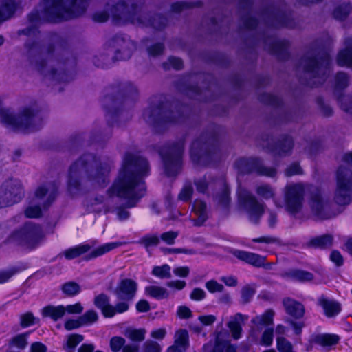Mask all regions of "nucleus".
I'll list each match as a JSON object with an SVG mask.
<instances>
[{
    "mask_svg": "<svg viewBox=\"0 0 352 352\" xmlns=\"http://www.w3.org/2000/svg\"><path fill=\"white\" fill-rule=\"evenodd\" d=\"M148 171V164L144 158L126 154L117 179L107 191L108 195L128 199L126 208L135 206L146 190L143 177Z\"/></svg>",
    "mask_w": 352,
    "mask_h": 352,
    "instance_id": "f257e3e1",
    "label": "nucleus"
},
{
    "mask_svg": "<svg viewBox=\"0 0 352 352\" xmlns=\"http://www.w3.org/2000/svg\"><path fill=\"white\" fill-rule=\"evenodd\" d=\"M111 16L113 22L117 25L132 23L138 26L151 25L156 29L166 26V19L160 15L155 16L151 21L148 14L140 6L131 0H119L114 4L107 5L104 10L94 14L93 18L96 22H105Z\"/></svg>",
    "mask_w": 352,
    "mask_h": 352,
    "instance_id": "f03ea898",
    "label": "nucleus"
},
{
    "mask_svg": "<svg viewBox=\"0 0 352 352\" xmlns=\"http://www.w3.org/2000/svg\"><path fill=\"white\" fill-rule=\"evenodd\" d=\"M111 164L102 162L91 154H86L76 161L70 167L68 188L72 195L80 192L87 182L99 186L105 184Z\"/></svg>",
    "mask_w": 352,
    "mask_h": 352,
    "instance_id": "7ed1b4c3",
    "label": "nucleus"
},
{
    "mask_svg": "<svg viewBox=\"0 0 352 352\" xmlns=\"http://www.w3.org/2000/svg\"><path fill=\"white\" fill-rule=\"evenodd\" d=\"M87 2L76 0H45L43 16L49 21L67 20L81 14L87 8Z\"/></svg>",
    "mask_w": 352,
    "mask_h": 352,
    "instance_id": "20e7f679",
    "label": "nucleus"
},
{
    "mask_svg": "<svg viewBox=\"0 0 352 352\" xmlns=\"http://www.w3.org/2000/svg\"><path fill=\"white\" fill-rule=\"evenodd\" d=\"M284 204L274 201L278 208L284 207L285 210L292 215L299 213L302 208L305 186L301 183H290L283 188Z\"/></svg>",
    "mask_w": 352,
    "mask_h": 352,
    "instance_id": "39448f33",
    "label": "nucleus"
},
{
    "mask_svg": "<svg viewBox=\"0 0 352 352\" xmlns=\"http://www.w3.org/2000/svg\"><path fill=\"white\" fill-rule=\"evenodd\" d=\"M334 201L340 206L349 204L352 201V171L339 167L336 173V188Z\"/></svg>",
    "mask_w": 352,
    "mask_h": 352,
    "instance_id": "423d86ee",
    "label": "nucleus"
},
{
    "mask_svg": "<svg viewBox=\"0 0 352 352\" xmlns=\"http://www.w3.org/2000/svg\"><path fill=\"white\" fill-rule=\"evenodd\" d=\"M43 237L42 228L35 223L28 222L19 230L14 232L10 239L17 245L26 248H33L41 242Z\"/></svg>",
    "mask_w": 352,
    "mask_h": 352,
    "instance_id": "0eeeda50",
    "label": "nucleus"
},
{
    "mask_svg": "<svg viewBox=\"0 0 352 352\" xmlns=\"http://www.w3.org/2000/svg\"><path fill=\"white\" fill-rule=\"evenodd\" d=\"M56 193V188L52 186L38 187L35 191L32 205L25 210V216L28 218L39 217L41 214V207H48L54 200Z\"/></svg>",
    "mask_w": 352,
    "mask_h": 352,
    "instance_id": "6e6552de",
    "label": "nucleus"
},
{
    "mask_svg": "<svg viewBox=\"0 0 352 352\" xmlns=\"http://www.w3.org/2000/svg\"><path fill=\"white\" fill-rule=\"evenodd\" d=\"M300 67L307 72L311 73L313 77H318V82L322 83L325 76L330 72V60L327 55L319 58L306 56L300 62Z\"/></svg>",
    "mask_w": 352,
    "mask_h": 352,
    "instance_id": "1a4fd4ad",
    "label": "nucleus"
},
{
    "mask_svg": "<svg viewBox=\"0 0 352 352\" xmlns=\"http://www.w3.org/2000/svg\"><path fill=\"white\" fill-rule=\"evenodd\" d=\"M239 200L249 220L254 223H258L264 213L265 204L259 202L255 196L245 190L239 192Z\"/></svg>",
    "mask_w": 352,
    "mask_h": 352,
    "instance_id": "9d476101",
    "label": "nucleus"
},
{
    "mask_svg": "<svg viewBox=\"0 0 352 352\" xmlns=\"http://www.w3.org/2000/svg\"><path fill=\"white\" fill-rule=\"evenodd\" d=\"M184 151V143L179 142L161 151L165 172L168 176L174 175L179 169Z\"/></svg>",
    "mask_w": 352,
    "mask_h": 352,
    "instance_id": "9b49d317",
    "label": "nucleus"
},
{
    "mask_svg": "<svg viewBox=\"0 0 352 352\" xmlns=\"http://www.w3.org/2000/svg\"><path fill=\"white\" fill-rule=\"evenodd\" d=\"M22 196L23 188L19 181H6L0 186V208L19 201Z\"/></svg>",
    "mask_w": 352,
    "mask_h": 352,
    "instance_id": "f8f14e48",
    "label": "nucleus"
},
{
    "mask_svg": "<svg viewBox=\"0 0 352 352\" xmlns=\"http://www.w3.org/2000/svg\"><path fill=\"white\" fill-rule=\"evenodd\" d=\"M309 205L312 214L318 219H329L336 215L320 190L316 189L311 192Z\"/></svg>",
    "mask_w": 352,
    "mask_h": 352,
    "instance_id": "ddd939ff",
    "label": "nucleus"
},
{
    "mask_svg": "<svg viewBox=\"0 0 352 352\" xmlns=\"http://www.w3.org/2000/svg\"><path fill=\"white\" fill-rule=\"evenodd\" d=\"M236 166L241 173H256L258 175L274 177L276 170L274 168L263 166L258 159H240Z\"/></svg>",
    "mask_w": 352,
    "mask_h": 352,
    "instance_id": "4468645a",
    "label": "nucleus"
},
{
    "mask_svg": "<svg viewBox=\"0 0 352 352\" xmlns=\"http://www.w3.org/2000/svg\"><path fill=\"white\" fill-rule=\"evenodd\" d=\"M111 51L115 54V58L122 60L129 59L135 50V43L129 38L116 36L109 42Z\"/></svg>",
    "mask_w": 352,
    "mask_h": 352,
    "instance_id": "2eb2a0df",
    "label": "nucleus"
},
{
    "mask_svg": "<svg viewBox=\"0 0 352 352\" xmlns=\"http://www.w3.org/2000/svg\"><path fill=\"white\" fill-rule=\"evenodd\" d=\"M94 305L100 309L104 317L111 318L116 314H121L129 309V304L126 302H119L113 306L109 303V297L104 294H100L94 298Z\"/></svg>",
    "mask_w": 352,
    "mask_h": 352,
    "instance_id": "dca6fc26",
    "label": "nucleus"
},
{
    "mask_svg": "<svg viewBox=\"0 0 352 352\" xmlns=\"http://www.w3.org/2000/svg\"><path fill=\"white\" fill-rule=\"evenodd\" d=\"M26 47L28 49V54L31 64L35 67V69L41 73L52 76V77L55 79H63V77L60 76L61 74L56 75L52 69L49 70L47 67L44 66V62L45 60L43 59V55L40 50V47L37 44L33 43L31 45L27 44Z\"/></svg>",
    "mask_w": 352,
    "mask_h": 352,
    "instance_id": "f3484780",
    "label": "nucleus"
},
{
    "mask_svg": "<svg viewBox=\"0 0 352 352\" xmlns=\"http://www.w3.org/2000/svg\"><path fill=\"white\" fill-rule=\"evenodd\" d=\"M138 289L137 283L130 278H124L120 280L114 290V294L121 302L131 300L135 296Z\"/></svg>",
    "mask_w": 352,
    "mask_h": 352,
    "instance_id": "a211bd4d",
    "label": "nucleus"
},
{
    "mask_svg": "<svg viewBox=\"0 0 352 352\" xmlns=\"http://www.w3.org/2000/svg\"><path fill=\"white\" fill-rule=\"evenodd\" d=\"M274 311L272 309L267 310L262 315H258L253 318L251 322L253 324L250 331L249 338L252 342L256 341V331L263 326H269L273 324Z\"/></svg>",
    "mask_w": 352,
    "mask_h": 352,
    "instance_id": "6ab92c4d",
    "label": "nucleus"
},
{
    "mask_svg": "<svg viewBox=\"0 0 352 352\" xmlns=\"http://www.w3.org/2000/svg\"><path fill=\"white\" fill-rule=\"evenodd\" d=\"M248 319V316L243 315L241 313H237L234 316H230V320L227 323V327L229 328L232 337L234 340H239L241 337L243 331L242 326Z\"/></svg>",
    "mask_w": 352,
    "mask_h": 352,
    "instance_id": "aec40b11",
    "label": "nucleus"
},
{
    "mask_svg": "<svg viewBox=\"0 0 352 352\" xmlns=\"http://www.w3.org/2000/svg\"><path fill=\"white\" fill-rule=\"evenodd\" d=\"M232 253L238 259L245 262L249 265H253L256 267H261V266H264L265 261V256L256 253L243 250H234Z\"/></svg>",
    "mask_w": 352,
    "mask_h": 352,
    "instance_id": "412c9836",
    "label": "nucleus"
},
{
    "mask_svg": "<svg viewBox=\"0 0 352 352\" xmlns=\"http://www.w3.org/2000/svg\"><path fill=\"white\" fill-rule=\"evenodd\" d=\"M228 338V333L226 331H221L216 333L214 352H236V346L231 344Z\"/></svg>",
    "mask_w": 352,
    "mask_h": 352,
    "instance_id": "4be33fe9",
    "label": "nucleus"
},
{
    "mask_svg": "<svg viewBox=\"0 0 352 352\" xmlns=\"http://www.w3.org/2000/svg\"><path fill=\"white\" fill-rule=\"evenodd\" d=\"M188 346V333L186 329L176 331L174 343L169 346L167 352H184Z\"/></svg>",
    "mask_w": 352,
    "mask_h": 352,
    "instance_id": "5701e85b",
    "label": "nucleus"
},
{
    "mask_svg": "<svg viewBox=\"0 0 352 352\" xmlns=\"http://www.w3.org/2000/svg\"><path fill=\"white\" fill-rule=\"evenodd\" d=\"M344 45V49L338 55V64L340 66L352 67V38H346Z\"/></svg>",
    "mask_w": 352,
    "mask_h": 352,
    "instance_id": "b1692460",
    "label": "nucleus"
},
{
    "mask_svg": "<svg viewBox=\"0 0 352 352\" xmlns=\"http://www.w3.org/2000/svg\"><path fill=\"white\" fill-rule=\"evenodd\" d=\"M283 305L286 312L290 316L300 318L304 316L305 307L299 302L292 298H286L283 301Z\"/></svg>",
    "mask_w": 352,
    "mask_h": 352,
    "instance_id": "393cba45",
    "label": "nucleus"
},
{
    "mask_svg": "<svg viewBox=\"0 0 352 352\" xmlns=\"http://www.w3.org/2000/svg\"><path fill=\"white\" fill-rule=\"evenodd\" d=\"M192 212L197 217L195 224L202 225L208 218V209L206 203L201 200H195L192 206Z\"/></svg>",
    "mask_w": 352,
    "mask_h": 352,
    "instance_id": "a878e982",
    "label": "nucleus"
},
{
    "mask_svg": "<svg viewBox=\"0 0 352 352\" xmlns=\"http://www.w3.org/2000/svg\"><path fill=\"white\" fill-rule=\"evenodd\" d=\"M319 305L323 308L325 314L328 317L337 315L341 310L340 304L334 300H330L324 296L318 299Z\"/></svg>",
    "mask_w": 352,
    "mask_h": 352,
    "instance_id": "bb28decb",
    "label": "nucleus"
},
{
    "mask_svg": "<svg viewBox=\"0 0 352 352\" xmlns=\"http://www.w3.org/2000/svg\"><path fill=\"white\" fill-rule=\"evenodd\" d=\"M17 5L13 0L0 2V23L10 19L15 12Z\"/></svg>",
    "mask_w": 352,
    "mask_h": 352,
    "instance_id": "cd10ccee",
    "label": "nucleus"
},
{
    "mask_svg": "<svg viewBox=\"0 0 352 352\" xmlns=\"http://www.w3.org/2000/svg\"><path fill=\"white\" fill-rule=\"evenodd\" d=\"M125 243H126L123 242H113L105 243L91 251L88 255L86 256V259L89 260L100 256L120 246L124 245Z\"/></svg>",
    "mask_w": 352,
    "mask_h": 352,
    "instance_id": "c85d7f7f",
    "label": "nucleus"
},
{
    "mask_svg": "<svg viewBox=\"0 0 352 352\" xmlns=\"http://www.w3.org/2000/svg\"><path fill=\"white\" fill-rule=\"evenodd\" d=\"M41 313H42V316L43 317H50L54 321H57L58 320L63 318V316L65 315L64 306L63 305H58V306L48 305V306L45 307L42 309Z\"/></svg>",
    "mask_w": 352,
    "mask_h": 352,
    "instance_id": "c756f323",
    "label": "nucleus"
},
{
    "mask_svg": "<svg viewBox=\"0 0 352 352\" xmlns=\"http://www.w3.org/2000/svg\"><path fill=\"white\" fill-rule=\"evenodd\" d=\"M333 237L331 234H324L310 240L307 245L312 248H327L332 245Z\"/></svg>",
    "mask_w": 352,
    "mask_h": 352,
    "instance_id": "7c9ffc66",
    "label": "nucleus"
},
{
    "mask_svg": "<svg viewBox=\"0 0 352 352\" xmlns=\"http://www.w3.org/2000/svg\"><path fill=\"white\" fill-rule=\"evenodd\" d=\"M91 246L88 244H82L65 250L62 254L68 259L72 260L76 258L82 254L89 252Z\"/></svg>",
    "mask_w": 352,
    "mask_h": 352,
    "instance_id": "2f4dec72",
    "label": "nucleus"
},
{
    "mask_svg": "<svg viewBox=\"0 0 352 352\" xmlns=\"http://www.w3.org/2000/svg\"><path fill=\"white\" fill-rule=\"evenodd\" d=\"M145 293L146 295L158 300L167 298L169 296V292L166 288L156 285L146 287Z\"/></svg>",
    "mask_w": 352,
    "mask_h": 352,
    "instance_id": "473e14b6",
    "label": "nucleus"
},
{
    "mask_svg": "<svg viewBox=\"0 0 352 352\" xmlns=\"http://www.w3.org/2000/svg\"><path fill=\"white\" fill-rule=\"evenodd\" d=\"M207 146L205 143H203L200 140L195 141L190 148V156L192 160L198 162L199 158L202 157L204 153L206 151Z\"/></svg>",
    "mask_w": 352,
    "mask_h": 352,
    "instance_id": "72a5a7b5",
    "label": "nucleus"
},
{
    "mask_svg": "<svg viewBox=\"0 0 352 352\" xmlns=\"http://www.w3.org/2000/svg\"><path fill=\"white\" fill-rule=\"evenodd\" d=\"M256 195L264 199H274L276 195V190L272 186L266 184H262L256 188Z\"/></svg>",
    "mask_w": 352,
    "mask_h": 352,
    "instance_id": "f704fd0d",
    "label": "nucleus"
},
{
    "mask_svg": "<svg viewBox=\"0 0 352 352\" xmlns=\"http://www.w3.org/2000/svg\"><path fill=\"white\" fill-rule=\"evenodd\" d=\"M338 336L336 335L323 334L316 336L313 342L318 344L326 346L336 344L338 342Z\"/></svg>",
    "mask_w": 352,
    "mask_h": 352,
    "instance_id": "c9c22d12",
    "label": "nucleus"
},
{
    "mask_svg": "<svg viewBox=\"0 0 352 352\" xmlns=\"http://www.w3.org/2000/svg\"><path fill=\"white\" fill-rule=\"evenodd\" d=\"M83 336L79 334H73L68 336L65 344L63 346L67 352H74L75 347L82 341Z\"/></svg>",
    "mask_w": 352,
    "mask_h": 352,
    "instance_id": "e433bc0d",
    "label": "nucleus"
},
{
    "mask_svg": "<svg viewBox=\"0 0 352 352\" xmlns=\"http://www.w3.org/2000/svg\"><path fill=\"white\" fill-rule=\"evenodd\" d=\"M351 10V5L349 3H344L336 8L333 11V16L338 20H343L349 15Z\"/></svg>",
    "mask_w": 352,
    "mask_h": 352,
    "instance_id": "4c0bfd02",
    "label": "nucleus"
},
{
    "mask_svg": "<svg viewBox=\"0 0 352 352\" xmlns=\"http://www.w3.org/2000/svg\"><path fill=\"white\" fill-rule=\"evenodd\" d=\"M146 330L144 329H128L125 331V336L133 341H142L145 338Z\"/></svg>",
    "mask_w": 352,
    "mask_h": 352,
    "instance_id": "58836bf2",
    "label": "nucleus"
},
{
    "mask_svg": "<svg viewBox=\"0 0 352 352\" xmlns=\"http://www.w3.org/2000/svg\"><path fill=\"white\" fill-rule=\"evenodd\" d=\"M152 274L160 278H169L171 277L170 267L166 264L154 267Z\"/></svg>",
    "mask_w": 352,
    "mask_h": 352,
    "instance_id": "ea45409f",
    "label": "nucleus"
},
{
    "mask_svg": "<svg viewBox=\"0 0 352 352\" xmlns=\"http://www.w3.org/2000/svg\"><path fill=\"white\" fill-rule=\"evenodd\" d=\"M274 339V329L273 328H267L262 333L261 338L259 341L256 340L255 342L259 344L270 346L272 345Z\"/></svg>",
    "mask_w": 352,
    "mask_h": 352,
    "instance_id": "a19ab883",
    "label": "nucleus"
},
{
    "mask_svg": "<svg viewBox=\"0 0 352 352\" xmlns=\"http://www.w3.org/2000/svg\"><path fill=\"white\" fill-rule=\"evenodd\" d=\"M62 291L67 296H72L80 292V285L75 282H68L62 285Z\"/></svg>",
    "mask_w": 352,
    "mask_h": 352,
    "instance_id": "79ce46f5",
    "label": "nucleus"
},
{
    "mask_svg": "<svg viewBox=\"0 0 352 352\" xmlns=\"http://www.w3.org/2000/svg\"><path fill=\"white\" fill-rule=\"evenodd\" d=\"M217 203L222 207H226L230 202V190L226 185H223L222 192L216 197Z\"/></svg>",
    "mask_w": 352,
    "mask_h": 352,
    "instance_id": "37998d69",
    "label": "nucleus"
},
{
    "mask_svg": "<svg viewBox=\"0 0 352 352\" xmlns=\"http://www.w3.org/2000/svg\"><path fill=\"white\" fill-rule=\"evenodd\" d=\"M276 347L279 352H291L293 351L292 343L281 336L276 338Z\"/></svg>",
    "mask_w": 352,
    "mask_h": 352,
    "instance_id": "c03bdc74",
    "label": "nucleus"
},
{
    "mask_svg": "<svg viewBox=\"0 0 352 352\" xmlns=\"http://www.w3.org/2000/svg\"><path fill=\"white\" fill-rule=\"evenodd\" d=\"M159 243L160 239L156 235H146L139 241V243L143 245L146 249L152 246H157Z\"/></svg>",
    "mask_w": 352,
    "mask_h": 352,
    "instance_id": "a18cd8bd",
    "label": "nucleus"
},
{
    "mask_svg": "<svg viewBox=\"0 0 352 352\" xmlns=\"http://www.w3.org/2000/svg\"><path fill=\"white\" fill-rule=\"evenodd\" d=\"M98 314L94 310L87 311L80 317L82 326L94 323L98 320Z\"/></svg>",
    "mask_w": 352,
    "mask_h": 352,
    "instance_id": "49530a36",
    "label": "nucleus"
},
{
    "mask_svg": "<svg viewBox=\"0 0 352 352\" xmlns=\"http://www.w3.org/2000/svg\"><path fill=\"white\" fill-rule=\"evenodd\" d=\"M292 278L298 281H308L313 278L312 274L302 270H294L290 272Z\"/></svg>",
    "mask_w": 352,
    "mask_h": 352,
    "instance_id": "de8ad7c7",
    "label": "nucleus"
},
{
    "mask_svg": "<svg viewBox=\"0 0 352 352\" xmlns=\"http://www.w3.org/2000/svg\"><path fill=\"white\" fill-rule=\"evenodd\" d=\"M125 340L120 336H114L111 338L109 345L113 352H118L124 346Z\"/></svg>",
    "mask_w": 352,
    "mask_h": 352,
    "instance_id": "09e8293b",
    "label": "nucleus"
},
{
    "mask_svg": "<svg viewBox=\"0 0 352 352\" xmlns=\"http://www.w3.org/2000/svg\"><path fill=\"white\" fill-rule=\"evenodd\" d=\"M349 85V78L345 73L339 72L336 76V88L344 89Z\"/></svg>",
    "mask_w": 352,
    "mask_h": 352,
    "instance_id": "8fccbe9b",
    "label": "nucleus"
},
{
    "mask_svg": "<svg viewBox=\"0 0 352 352\" xmlns=\"http://www.w3.org/2000/svg\"><path fill=\"white\" fill-rule=\"evenodd\" d=\"M193 192V188L190 184H186L178 195L179 200L188 201L191 199Z\"/></svg>",
    "mask_w": 352,
    "mask_h": 352,
    "instance_id": "3c124183",
    "label": "nucleus"
},
{
    "mask_svg": "<svg viewBox=\"0 0 352 352\" xmlns=\"http://www.w3.org/2000/svg\"><path fill=\"white\" fill-rule=\"evenodd\" d=\"M206 287L210 293L221 292L224 289L222 284L214 280H210L206 283Z\"/></svg>",
    "mask_w": 352,
    "mask_h": 352,
    "instance_id": "603ef678",
    "label": "nucleus"
},
{
    "mask_svg": "<svg viewBox=\"0 0 352 352\" xmlns=\"http://www.w3.org/2000/svg\"><path fill=\"white\" fill-rule=\"evenodd\" d=\"M18 270L16 267H11L9 269L0 271V284L7 282L12 276H14Z\"/></svg>",
    "mask_w": 352,
    "mask_h": 352,
    "instance_id": "864d4df0",
    "label": "nucleus"
},
{
    "mask_svg": "<svg viewBox=\"0 0 352 352\" xmlns=\"http://www.w3.org/2000/svg\"><path fill=\"white\" fill-rule=\"evenodd\" d=\"M285 174L287 177H291L295 175H301L302 174V169L298 164L294 163L285 169Z\"/></svg>",
    "mask_w": 352,
    "mask_h": 352,
    "instance_id": "5fc2aeb1",
    "label": "nucleus"
},
{
    "mask_svg": "<svg viewBox=\"0 0 352 352\" xmlns=\"http://www.w3.org/2000/svg\"><path fill=\"white\" fill-rule=\"evenodd\" d=\"M83 311V307L80 302H77L74 305H69L64 306V313L70 314H80Z\"/></svg>",
    "mask_w": 352,
    "mask_h": 352,
    "instance_id": "6e6d98bb",
    "label": "nucleus"
},
{
    "mask_svg": "<svg viewBox=\"0 0 352 352\" xmlns=\"http://www.w3.org/2000/svg\"><path fill=\"white\" fill-rule=\"evenodd\" d=\"M178 232L174 231H169L162 234L160 238L166 243L172 245L175 242V239L177 237Z\"/></svg>",
    "mask_w": 352,
    "mask_h": 352,
    "instance_id": "4d7b16f0",
    "label": "nucleus"
},
{
    "mask_svg": "<svg viewBox=\"0 0 352 352\" xmlns=\"http://www.w3.org/2000/svg\"><path fill=\"white\" fill-rule=\"evenodd\" d=\"M254 293L255 290L252 287L248 285L244 287L241 291V297L243 302L246 303L249 302Z\"/></svg>",
    "mask_w": 352,
    "mask_h": 352,
    "instance_id": "13d9d810",
    "label": "nucleus"
},
{
    "mask_svg": "<svg viewBox=\"0 0 352 352\" xmlns=\"http://www.w3.org/2000/svg\"><path fill=\"white\" fill-rule=\"evenodd\" d=\"M161 347L160 344L154 341H146L144 343V348L143 352H160Z\"/></svg>",
    "mask_w": 352,
    "mask_h": 352,
    "instance_id": "bf43d9fd",
    "label": "nucleus"
},
{
    "mask_svg": "<svg viewBox=\"0 0 352 352\" xmlns=\"http://www.w3.org/2000/svg\"><path fill=\"white\" fill-rule=\"evenodd\" d=\"M12 343L20 349H24L28 344L26 335L19 334L12 339Z\"/></svg>",
    "mask_w": 352,
    "mask_h": 352,
    "instance_id": "052dcab7",
    "label": "nucleus"
},
{
    "mask_svg": "<svg viewBox=\"0 0 352 352\" xmlns=\"http://www.w3.org/2000/svg\"><path fill=\"white\" fill-rule=\"evenodd\" d=\"M167 65H170V66L175 69H180L182 67L183 63L182 60L179 58L171 57L168 59L167 63H164V66L166 69H169V66Z\"/></svg>",
    "mask_w": 352,
    "mask_h": 352,
    "instance_id": "680f3d73",
    "label": "nucleus"
},
{
    "mask_svg": "<svg viewBox=\"0 0 352 352\" xmlns=\"http://www.w3.org/2000/svg\"><path fill=\"white\" fill-rule=\"evenodd\" d=\"M34 317L30 312L21 315V325L22 327H28L34 323Z\"/></svg>",
    "mask_w": 352,
    "mask_h": 352,
    "instance_id": "e2e57ef3",
    "label": "nucleus"
},
{
    "mask_svg": "<svg viewBox=\"0 0 352 352\" xmlns=\"http://www.w3.org/2000/svg\"><path fill=\"white\" fill-rule=\"evenodd\" d=\"M190 298L193 300H201L206 297V292L201 288H195L190 294Z\"/></svg>",
    "mask_w": 352,
    "mask_h": 352,
    "instance_id": "0e129e2a",
    "label": "nucleus"
},
{
    "mask_svg": "<svg viewBox=\"0 0 352 352\" xmlns=\"http://www.w3.org/2000/svg\"><path fill=\"white\" fill-rule=\"evenodd\" d=\"M293 147V142L290 138H287L284 142L280 144V152L286 154L289 152Z\"/></svg>",
    "mask_w": 352,
    "mask_h": 352,
    "instance_id": "69168bd1",
    "label": "nucleus"
},
{
    "mask_svg": "<svg viewBox=\"0 0 352 352\" xmlns=\"http://www.w3.org/2000/svg\"><path fill=\"white\" fill-rule=\"evenodd\" d=\"M177 314L180 318H189L192 316V311L186 306H180L177 309Z\"/></svg>",
    "mask_w": 352,
    "mask_h": 352,
    "instance_id": "338daca9",
    "label": "nucleus"
},
{
    "mask_svg": "<svg viewBox=\"0 0 352 352\" xmlns=\"http://www.w3.org/2000/svg\"><path fill=\"white\" fill-rule=\"evenodd\" d=\"M30 352H47V346L41 342H34L31 344Z\"/></svg>",
    "mask_w": 352,
    "mask_h": 352,
    "instance_id": "774afa93",
    "label": "nucleus"
}]
</instances>
